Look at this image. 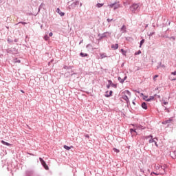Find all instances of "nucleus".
<instances>
[{
	"label": "nucleus",
	"mask_w": 176,
	"mask_h": 176,
	"mask_svg": "<svg viewBox=\"0 0 176 176\" xmlns=\"http://www.w3.org/2000/svg\"><path fill=\"white\" fill-rule=\"evenodd\" d=\"M122 100H124V101H126V104H129V102H130V99L129 98V97H130V96H131V93L128 91L126 90L123 92H122Z\"/></svg>",
	"instance_id": "obj_1"
},
{
	"label": "nucleus",
	"mask_w": 176,
	"mask_h": 176,
	"mask_svg": "<svg viewBox=\"0 0 176 176\" xmlns=\"http://www.w3.org/2000/svg\"><path fill=\"white\" fill-rule=\"evenodd\" d=\"M149 138H151L149 140V144H152L153 142H155V145L157 146V142H156V140H157V138H153V136H152L151 135L145 137L146 140H148Z\"/></svg>",
	"instance_id": "obj_2"
},
{
	"label": "nucleus",
	"mask_w": 176,
	"mask_h": 176,
	"mask_svg": "<svg viewBox=\"0 0 176 176\" xmlns=\"http://www.w3.org/2000/svg\"><path fill=\"white\" fill-rule=\"evenodd\" d=\"M39 160L43 166V167H44V168H45V170H49V166H47V164H46V162H45V160H43V159L42 158H39Z\"/></svg>",
	"instance_id": "obj_3"
},
{
	"label": "nucleus",
	"mask_w": 176,
	"mask_h": 176,
	"mask_svg": "<svg viewBox=\"0 0 176 176\" xmlns=\"http://www.w3.org/2000/svg\"><path fill=\"white\" fill-rule=\"evenodd\" d=\"M173 121L174 120H173V118H170L168 120L163 121L162 124H169L170 123H173Z\"/></svg>",
	"instance_id": "obj_4"
},
{
	"label": "nucleus",
	"mask_w": 176,
	"mask_h": 176,
	"mask_svg": "<svg viewBox=\"0 0 176 176\" xmlns=\"http://www.w3.org/2000/svg\"><path fill=\"white\" fill-rule=\"evenodd\" d=\"M119 48V44H113L111 45V49L113 50H116V49Z\"/></svg>",
	"instance_id": "obj_5"
},
{
	"label": "nucleus",
	"mask_w": 176,
	"mask_h": 176,
	"mask_svg": "<svg viewBox=\"0 0 176 176\" xmlns=\"http://www.w3.org/2000/svg\"><path fill=\"white\" fill-rule=\"evenodd\" d=\"M57 13H58V14H60V16H64V14H65L64 12H61V10H60V8H57L56 10Z\"/></svg>",
	"instance_id": "obj_6"
},
{
	"label": "nucleus",
	"mask_w": 176,
	"mask_h": 176,
	"mask_svg": "<svg viewBox=\"0 0 176 176\" xmlns=\"http://www.w3.org/2000/svg\"><path fill=\"white\" fill-rule=\"evenodd\" d=\"M108 93H109V91H106V94H105V95H104L105 97H111V96H112L113 91H110L109 93V94H108Z\"/></svg>",
	"instance_id": "obj_7"
},
{
	"label": "nucleus",
	"mask_w": 176,
	"mask_h": 176,
	"mask_svg": "<svg viewBox=\"0 0 176 176\" xmlns=\"http://www.w3.org/2000/svg\"><path fill=\"white\" fill-rule=\"evenodd\" d=\"M1 144H3V145H6L7 146H11V144L5 142L4 140H1Z\"/></svg>",
	"instance_id": "obj_8"
},
{
	"label": "nucleus",
	"mask_w": 176,
	"mask_h": 176,
	"mask_svg": "<svg viewBox=\"0 0 176 176\" xmlns=\"http://www.w3.org/2000/svg\"><path fill=\"white\" fill-rule=\"evenodd\" d=\"M142 107L143 109H148V105L145 102L142 103Z\"/></svg>",
	"instance_id": "obj_9"
},
{
	"label": "nucleus",
	"mask_w": 176,
	"mask_h": 176,
	"mask_svg": "<svg viewBox=\"0 0 176 176\" xmlns=\"http://www.w3.org/2000/svg\"><path fill=\"white\" fill-rule=\"evenodd\" d=\"M169 79H170V80H176V77H175V76H173V74H170L169 76Z\"/></svg>",
	"instance_id": "obj_10"
},
{
	"label": "nucleus",
	"mask_w": 176,
	"mask_h": 176,
	"mask_svg": "<svg viewBox=\"0 0 176 176\" xmlns=\"http://www.w3.org/2000/svg\"><path fill=\"white\" fill-rule=\"evenodd\" d=\"M152 174H155V175H163V174H164V173H163V172H159V173H157L153 172V173H151V175H152Z\"/></svg>",
	"instance_id": "obj_11"
},
{
	"label": "nucleus",
	"mask_w": 176,
	"mask_h": 176,
	"mask_svg": "<svg viewBox=\"0 0 176 176\" xmlns=\"http://www.w3.org/2000/svg\"><path fill=\"white\" fill-rule=\"evenodd\" d=\"M80 56H81V57H87L89 55L87 54H84L83 52H81L80 54Z\"/></svg>",
	"instance_id": "obj_12"
},
{
	"label": "nucleus",
	"mask_w": 176,
	"mask_h": 176,
	"mask_svg": "<svg viewBox=\"0 0 176 176\" xmlns=\"http://www.w3.org/2000/svg\"><path fill=\"white\" fill-rule=\"evenodd\" d=\"M71 148H73L72 146L69 147L67 145L64 146V148L66 149L67 151H69L71 149Z\"/></svg>",
	"instance_id": "obj_13"
},
{
	"label": "nucleus",
	"mask_w": 176,
	"mask_h": 176,
	"mask_svg": "<svg viewBox=\"0 0 176 176\" xmlns=\"http://www.w3.org/2000/svg\"><path fill=\"white\" fill-rule=\"evenodd\" d=\"M151 100H155V96H151L150 98H148L147 100H146V101H151Z\"/></svg>",
	"instance_id": "obj_14"
},
{
	"label": "nucleus",
	"mask_w": 176,
	"mask_h": 176,
	"mask_svg": "<svg viewBox=\"0 0 176 176\" xmlns=\"http://www.w3.org/2000/svg\"><path fill=\"white\" fill-rule=\"evenodd\" d=\"M113 151H114V152H116V153H119V152H120V151H119V149H118L116 148H113Z\"/></svg>",
	"instance_id": "obj_15"
},
{
	"label": "nucleus",
	"mask_w": 176,
	"mask_h": 176,
	"mask_svg": "<svg viewBox=\"0 0 176 176\" xmlns=\"http://www.w3.org/2000/svg\"><path fill=\"white\" fill-rule=\"evenodd\" d=\"M144 43H145V40H144V39H142V40L140 41V47H141V46H142V45H144Z\"/></svg>",
	"instance_id": "obj_16"
},
{
	"label": "nucleus",
	"mask_w": 176,
	"mask_h": 176,
	"mask_svg": "<svg viewBox=\"0 0 176 176\" xmlns=\"http://www.w3.org/2000/svg\"><path fill=\"white\" fill-rule=\"evenodd\" d=\"M120 52L122 53V54H123L124 56H126V51H124V50L121 49Z\"/></svg>",
	"instance_id": "obj_17"
},
{
	"label": "nucleus",
	"mask_w": 176,
	"mask_h": 176,
	"mask_svg": "<svg viewBox=\"0 0 176 176\" xmlns=\"http://www.w3.org/2000/svg\"><path fill=\"white\" fill-rule=\"evenodd\" d=\"M122 31H123V32H126V26L123 25L121 28Z\"/></svg>",
	"instance_id": "obj_18"
},
{
	"label": "nucleus",
	"mask_w": 176,
	"mask_h": 176,
	"mask_svg": "<svg viewBox=\"0 0 176 176\" xmlns=\"http://www.w3.org/2000/svg\"><path fill=\"white\" fill-rule=\"evenodd\" d=\"M118 80L120 82V83H123L124 82V80L122 79L120 77H118Z\"/></svg>",
	"instance_id": "obj_19"
},
{
	"label": "nucleus",
	"mask_w": 176,
	"mask_h": 176,
	"mask_svg": "<svg viewBox=\"0 0 176 176\" xmlns=\"http://www.w3.org/2000/svg\"><path fill=\"white\" fill-rule=\"evenodd\" d=\"M166 168V165L161 166V169L163 170L164 171H165Z\"/></svg>",
	"instance_id": "obj_20"
},
{
	"label": "nucleus",
	"mask_w": 176,
	"mask_h": 176,
	"mask_svg": "<svg viewBox=\"0 0 176 176\" xmlns=\"http://www.w3.org/2000/svg\"><path fill=\"white\" fill-rule=\"evenodd\" d=\"M159 78V75H155L154 76V77H153V80L155 81V82H156V78Z\"/></svg>",
	"instance_id": "obj_21"
},
{
	"label": "nucleus",
	"mask_w": 176,
	"mask_h": 176,
	"mask_svg": "<svg viewBox=\"0 0 176 176\" xmlns=\"http://www.w3.org/2000/svg\"><path fill=\"white\" fill-rule=\"evenodd\" d=\"M108 82L109 83V85H111V86H115V85H113V83H112V80H109Z\"/></svg>",
	"instance_id": "obj_22"
},
{
	"label": "nucleus",
	"mask_w": 176,
	"mask_h": 176,
	"mask_svg": "<svg viewBox=\"0 0 176 176\" xmlns=\"http://www.w3.org/2000/svg\"><path fill=\"white\" fill-rule=\"evenodd\" d=\"M44 39H45V41H49V36L45 35V36H44Z\"/></svg>",
	"instance_id": "obj_23"
},
{
	"label": "nucleus",
	"mask_w": 176,
	"mask_h": 176,
	"mask_svg": "<svg viewBox=\"0 0 176 176\" xmlns=\"http://www.w3.org/2000/svg\"><path fill=\"white\" fill-rule=\"evenodd\" d=\"M138 54H141V50H139L138 52L135 53V56H138Z\"/></svg>",
	"instance_id": "obj_24"
},
{
	"label": "nucleus",
	"mask_w": 176,
	"mask_h": 176,
	"mask_svg": "<svg viewBox=\"0 0 176 176\" xmlns=\"http://www.w3.org/2000/svg\"><path fill=\"white\" fill-rule=\"evenodd\" d=\"M155 170H160V166H159V165L155 166Z\"/></svg>",
	"instance_id": "obj_25"
},
{
	"label": "nucleus",
	"mask_w": 176,
	"mask_h": 176,
	"mask_svg": "<svg viewBox=\"0 0 176 176\" xmlns=\"http://www.w3.org/2000/svg\"><path fill=\"white\" fill-rule=\"evenodd\" d=\"M104 4H102V3H98L97 4V6H98V8H101V6H102Z\"/></svg>",
	"instance_id": "obj_26"
},
{
	"label": "nucleus",
	"mask_w": 176,
	"mask_h": 176,
	"mask_svg": "<svg viewBox=\"0 0 176 176\" xmlns=\"http://www.w3.org/2000/svg\"><path fill=\"white\" fill-rule=\"evenodd\" d=\"M170 74L173 75V76H176V71H175L173 72H171Z\"/></svg>",
	"instance_id": "obj_27"
},
{
	"label": "nucleus",
	"mask_w": 176,
	"mask_h": 176,
	"mask_svg": "<svg viewBox=\"0 0 176 176\" xmlns=\"http://www.w3.org/2000/svg\"><path fill=\"white\" fill-rule=\"evenodd\" d=\"M131 133H137V131H135L134 129H131Z\"/></svg>",
	"instance_id": "obj_28"
},
{
	"label": "nucleus",
	"mask_w": 176,
	"mask_h": 176,
	"mask_svg": "<svg viewBox=\"0 0 176 176\" xmlns=\"http://www.w3.org/2000/svg\"><path fill=\"white\" fill-rule=\"evenodd\" d=\"M146 98H148V96H143V100H147Z\"/></svg>",
	"instance_id": "obj_29"
},
{
	"label": "nucleus",
	"mask_w": 176,
	"mask_h": 176,
	"mask_svg": "<svg viewBox=\"0 0 176 176\" xmlns=\"http://www.w3.org/2000/svg\"><path fill=\"white\" fill-rule=\"evenodd\" d=\"M113 19H107V21L108 23H111V21H112Z\"/></svg>",
	"instance_id": "obj_30"
},
{
	"label": "nucleus",
	"mask_w": 176,
	"mask_h": 176,
	"mask_svg": "<svg viewBox=\"0 0 176 176\" xmlns=\"http://www.w3.org/2000/svg\"><path fill=\"white\" fill-rule=\"evenodd\" d=\"M49 36H53V33H52V32H50V33L49 34Z\"/></svg>",
	"instance_id": "obj_31"
},
{
	"label": "nucleus",
	"mask_w": 176,
	"mask_h": 176,
	"mask_svg": "<svg viewBox=\"0 0 176 176\" xmlns=\"http://www.w3.org/2000/svg\"><path fill=\"white\" fill-rule=\"evenodd\" d=\"M111 8H113L115 6V3H113L112 5H110Z\"/></svg>",
	"instance_id": "obj_32"
},
{
	"label": "nucleus",
	"mask_w": 176,
	"mask_h": 176,
	"mask_svg": "<svg viewBox=\"0 0 176 176\" xmlns=\"http://www.w3.org/2000/svg\"><path fill=\"white\" fill-rule=\"evenodd\" d=\"M16 63H21V60H16Z\"/></svg>",
	"instance_id": "obj_33"
},
{
	"label": "nucleus",
	"mask_w": 176,
	"mask_h": 176,
	"mask_svg": "<svg viewBox=\"0 0 176 176\" xmlns=\"http://www.w3.org/2000/svg\"><path fill=\"white\" fill-rule=\"evenodd\" d=\"M133 6L134 8H138V5H134Z\"/></svg>",
	"instance_id": "obj_34"
},
{
	"label": "nucleus",
	"mask_w": 176,
	"mask_h": 176,
	"mask_svg": "<svg viewBox=\"0 0 176 176\" xmlns=\"http://www.w3.org/2000/svg\"><path fill=\"white\" fill-rule=\"evenodd\" d=\"M126 79H127V76H125V77L124 78L123 80L124 81V80H126Z\"/></svg>",
	"instance_id": "obj_35"
},
{
	"label": "nucleus",
	"mask_w": 176,
	"mask_h": 176,
	"mask_svg": "<svg viewBox=\"0 0 176 176\" xmlns=\"http://www.w3.org/2000/svg\"><path fill=\"white\" fill-rule=\"evenodd\" d=\"M21 24H27L25 22H21Z\"/></svg>",
	"instance_id": "obj_36"
},
{
	"label": "nucleus",
	"mask_w": 176,
	"mask_h": 176,
	"mask_svg": "<svg viewBox=\"0 0 176 176\" xmlns=\"http://www.w3.org/2000/svg\"><path fill=\"white\" fill-rule=\"evenodd\" d=\"M162 68H164L166 66L164 65H162Z\"/></svg>",
	"instance_id": "obj_37"
},
{
	"label": "nucleus",
	"mask_w": 176,
	"mask_h": 176,
	"mask_svg": "<svg viewBox=\"0 0 176 176\" xmlns=\"http://www.w3.org/2000/svg\"><path fill=\"white\" fill-rule=\"evenodd\" d=\"M107 89H109L110 85H107Z\"/></svg>",
	"instance_id": "obj_38"
},
{
	"label": "nucleus",
	"mask_w": 176,
	"mask_h": 176,
	"mask_svg": "<svg viewBox=\"0 0 176 176\" xmlns=\"http://www.w3.org/2000/svg\"><path fill=\"white\" fill-rule=\"evenodd\" d=\"M86 137H87V138H90V137L89 136V135H87Z\"/></svg>",
	"instance_id": "obj_39"
},
{
	"label": "nucleus",
	"mask_w": 176,
	"mask_h": 176,
	"mask_svg": "<svg viewBox=\"0 0 176 176\" xmlns=\"http://www.w3.org/2000/svg\"><path fill=\"white\" fill-rule=\"evenodd\" d=\"M173 40H175V37H172Z\"/></svg>",
	"instance_id": "obj_40"
},
{
	"label": "nucleus",
	"mask_w": 176,
	"mask_h": 176,
	"mask_svg": "<svg viewBox=\"0 0 176 176\" xmlns=\"http://www.w3.org/2000/svg\"><path fill=\"white\" fill-rule=\"evenodd\" d=\"M21 93H24V91H23V90H21Z\"/></svg>",
	"instance_id": "obj_41"
},
{
	"label": "nucleus",
	"mask_w": 176,
	"mask_h": 176,
	"mask_svg": "<svg viewBox=\"0 0 176 176\" xmlns=\"http://www.w3.org/2000/svg\"><path fill=\"white\" fill-rule=\"evenodd\" d=\"M64 68H67V66L64 67Z\"/></svg>",
	"instance_id": "obj_42"
},
{
	"label": "nucleus",
	"mask_w": 176,
	"mask_h": 176,
	"mask_svg": "<svg viewBox=\"0 0 176 176\" xmlns=\"http://www.w3.org/2000/svg\"><path fill=\"white\" fill-rule=\"evenodd\" d=\"M64 68H67V66L64 67Z\"/></svg>",
	"instance_id": "obj_43"
},
{
	"label": "nucleus",
	"mask_w": 176,
	"mask_h": 176,
	"mask_svg": "<svg viewBox=\"0 0 176 176\" xmlns=\"http://www.w3.org/2000/svg\"><path fill=\"white\" fill-rule=\"evenodd\" d=\"M142 94V96H144V94Z\"/></svg>",
	"instance_id": "obj_44"
},
{
	"label": "nucleus",
	"mask_w": 176,
	"mask_h": 176,
	"mask_svg": "<svg viewBox=\"0 0 176 176\" xmlns=\"http://www.w3.org/2000/svg\"><path fill=\"white\" fill-rule=\"evenodd\" d=\"M107 94H109V93H107Z\"/></svg>",
	"instance_id": "obj_45"
}]
</instances>
